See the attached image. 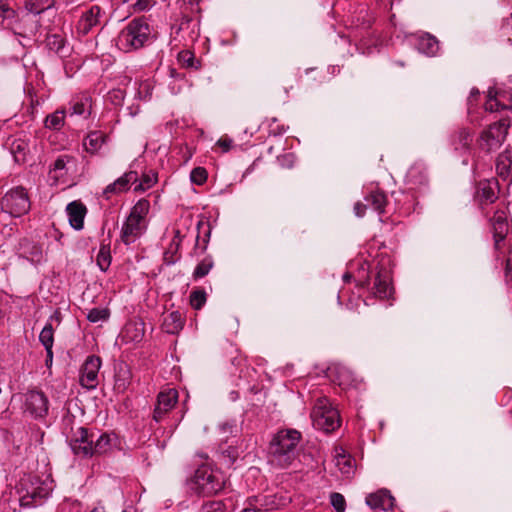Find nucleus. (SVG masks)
<instances>
[{
	"instance_id": "obj_1",
	"label": "nucleus",
	"mask_w": 512,
	"mask_h": 512,
	"mask_svg": "<svg viewBox=\"0 0 512 512\" xmlns=\"http://www.w3.org/2000/svg\"><path fill=\"white\" fill-rule=\"evenodd\" d=\"M301 433L295 429L280 430L272 438L269 446L271 462L288 467L296 458Z\"/></svg>"
},
{
	"instance_id": "obj_2",
	"label": "nucleus",
	"mask_w": 512,
	"mask_h": 512,
	"mask_svg": "<svg viewBox=\"0 0 512 512\" xmlns=\"http://www.w3.org/2000/svg\"><path fill=\"white\" fill-rule=\"evenodd\" d=\"M151 35L148 22L143 18L133 19L118 35L117 45L125 51L144 46Z\"/></svg>"
},
{
	"instance_id": "obj_3",
	"label": "nucleus",
	"mask_w": 512,
	"mask_h": 512,
	"mask_svg": "<svg viewBox=\"0 0 512 512\" xmlns=\"http://www.w3.org/2000/svg\"><path fill=\"white\" fill-rule=\"evenodd\" d=\"M311 420L316 429L326 433L332 432L340 426L339 413L331 406L326 397L316 400L311 411Z\"/></svg>"
},
{
	"instance_id": "obj_4",
	"label": "nucleus",
	"mask_w": 512,
	"mask_h": 512,
	"mask_svg": "<svg viewBox=\"0 0 512 512\" xmlns=\"http://www.w3.org/2000/svg\"><path fill=\"white\" fill-rule=\"evenodd\" d=\"M193 483L199 493L212 495L223 489L225 480L219 470L209 466H201L195 471Z\"/></svg>"
},
{
	"instance_id": "obj_5",
	"label": "nucleus",
	"mask_w": 512,
	"mask_h": 512,
	"mask_svg": "<svg viewBox=\"0 0 512 512\" xmlns=\"http://www.w3.org/2000/svg\"><path fill=\"white\" fill-rule=\"evenodd\" d=\"M2 211L14 217L27 213L30 209L29 197L23 187L9 190L1 200Z\"/></svg>"
},
{
	"instance_id": "obj_6",
	"label": "nucleus",
	"mask_w": 512,
	"mask_h": 512,
	"mask_svg": "<svg viewBox=\"0 0 512 512\" xmlns=\"http://www.w3.org/2000/svg\"><path fill=\"white\" fill-rule=\"evenodd\" d=\"M510 123L507 119H501L489 126L481 134L479 146L482 150L491 152L500 148L505 141Z\"/></svg>"
},
{
	"instance_id": "obj_7",
	"label": "nucleus",
	"mask_w": 512,
	"mask_h": 512,
	"mask_svg": "<svg viewBox=\"0 0 512 512\" xmlns=\"http://www.w3.org/2000/svg\"><path fill=\"white\" fill-rule=\"evenodd\" d=\"M101 359L98 356L91 355L87 357L80 370V384L82 387L92 390L99 383V370L101 367Z\"/></svg>"
},
{
	"instance_id": "obj_8",
	"label": "nucleus",
	"mask_w": 512,
	"mask_h": 512,
	"mask_svg": "<svg viewBox=\"0 0 512 512\" xmlns=\"http://www.w3.org/2000/svg\"><path fill=\"white\" fill-rule=\"evenodd\" d=\"M105 17V11L99 5H92L88 10L83 12L78 23L77 31L81 35H87L94 28L102 25Z\"/></svg>"
},
{
	"instance_id": "obj_9",
	"label": "nucleus",
	"mask_w": 512,
	"mask_h": 512,
	"mask_svg": "<svg viewBox=\"0 0 512 512\" xmlns=\"http://www.w3.org/2000/svg\"><path fill=\"white\" fill-rule=\"evenodd\" d=\"M93 435H89L84 427H78L69 440L74 454L82 457L92 456Z\"/></svg>"
},
{
	"instance_id": "obj_10",
	"label": "nucleus",
	"mask_w": 512,
	"mask_h": 512,
	"mask_svg": "<svg viewBox=\"0 0 512 512\" xmlns=\"http://www.w3.org/2000/svg\"><path fill=\"white\" fill-rule=\"evenodd\" d=\"M178 401V392L174 388L161 391L157 396V404L154 409L153 418L156 422L162 420L163 416L170 411Z\"/></svg>"
},
{
	"instance_id": "obj_11",
	"label": "nucleus",
	"mask_w": 512,
	"mask_h": 512,
	"mask_svg": "<svg viewBox=\"0 0 512 512\" xmlns=\"http://www.w3.org/2000/svg\"><path fill=\"white\" fill-rule=\"evenodd\" d=\"M511 102V94L499 91L495 88H489V90L487 91L485 110L489 112H494L500 109H510L512 107Z\"/></svg>"
},
{
	"instance_id": "obj_12",
	"label": "nucleus",
	"mask_w": 512,
	"mask_h": 512,
	"mask_svg": "<svg viewBox=\"0 0 512 512\" xmlns=\"http://www.w3.org/2000/svg\"><path fill=\"white\" fill-rule=\"evenodd\" d=\"M145 229L146 222L128 216L121 229V240L126 245L134 243Z\"/></svg>"
},
{
	"instance_id": "obj_13",
	"label": "nucleus",
	"mask_w": 512,
	"mask_h": 512,
	"mask_svg": "<svg viewBox=\"0 0 512 512\" xmlns=\"http://www.w3.org/2000/svg\"><path fill=\"white\" fill-rule=\"evenodd\" d=\"M26 407L34 417H44L48 412V399L42 392L30 391L26 397Z\"/></svg>"
},
{
	"instance_id": "obj_14",
	"label": "nucleus",
	"mask_w": 512,
	"mask_h": 512,
	"mask_svg": "<svg viewBox=\"0 0 512 512\" xmlns=\"http://www.w3.org/2000/svg\"><path fill=\"white\" fill-rule=\"evenodd\" d=\"M138 180V174L136 171H129L109 184L103 191L104 196L109 199L111 194H117L127 191L131 183H135Z\"/></svg>"
},
{
	"instance_id": "obj_15",
	"label": "nucleus",
	"mask_w": 512,
	"mask_h": 512,
	"mask_svg": "<svg viewBox=\"0 0 512 512\" xmlns=\"http://www.w3.org/2000/svg\"><path fill=\"white\" fill-rule=\"evenodd\" d=\"M491 225L495 246L498 249L500 242L505 239L509 228L505 211H496L491 218Z\"/></svg>"
},
{
	"instance_id": "obj_16",
	"label": "nucleus",
	"mask_w": 512,
	"mask_h": 512,
	"mask_svg": "<svg viewBox=\"0 0 512 512\" xmlns=\"http://www.w3.org/2000/svg\"><path fill=\"white\" fill-rule=\"evenodd\" d=\"M366 503L373 510L388 511L394 506V498L386 490H380L376 493L370 494L366 498Z\"/></svg>"
},
{
	"instance_id": "obj_17",
	"label": "nucleus",
	"mask_w": 512,
	"mask_h": 512,
	"mask_svg": "<svg viewBox=\"0 0 512 512\" xmlns=\"http://www.w3.org/2000/svg\"><path fill=\"white\" fill-rule=\"evenodd\" d=\"M66 212L71 227L75 230H81L84 226V218L87 212L85 205L81 202L73 201L67 205Z\"/></svg>"
},
{
	"instance_id": "obj_18",
	"label": "nucleus",
	"mask_w": 512,
	"mask_h": 512,
	"mask_svg": "<svg viewBox=\"0 0 512 512\" xmlns=\"http://www.w3.org/2000/svg\"><path fill=\"white\" fill-rule=\"evenodd\" d=\"M118 445V438L115 434L103 433L92 444V456L101 455L111 451Z\"/></svg>"
},
{
	"instance_id": "obj_19",
	"label": "nucleus",
	"mask_w": 512,
	"mask_h": 512,
	"mask_svg": "<svg viewBox=\"0 0 512 512\" xmlns=\"http://www.w3.org/2000/svg\"><path fill=\"white\" fill-rule=\"evenodd\" d=\"M334 463L342 475L349 477L354 473L355 461L343 448H335Z\"/></svg>"
},
{
	"instance_id": "obj_20",
	"label": "nucleus",
	"mask_w": 512,
	"mask_h": 512,
	"mask_svg": "<svg viewBox=\"0 0 512 512\" xmlns=\"http://www.w3.org/2000/svg\"><path fill=\"white\" fill-rule=\"evenodd\" d=\"M185 318L179 311L168 313L162 323L163 330L169 334L178 333L184 326Z\"/></svg>"
},
{
	"instance_id": "obj_21",
	"label": "nucleus",
	"mask_w": 512,
	"mask_h": 512,
	"mask_svg": "<svg viewBox=\"0 0 512 512\" xmlns=\"http://www.w3.org/2000/svg\"><path fill=\"white\" fill-rule=\"evenodd\" d=\"M374 289L377 297L386 299L391 296L392 288L390 278L387 272H378L374 281Z\"/></svg>"
},
{
	"instance_id": "obj_22",
	"label": "nucleus",
	"mask_w": 512,
	"mask_h": 512,
	"mask_svg": "<svg viewBox=\"0 0 512 512\" xmlns=\"http://www.w3.org/2000/svg\"><path fill=\"white\" fill-rule=\"evenodd\" d=\"M417 48L423 54L434 56L439 50L438 40L428 33L421 35L417 41Z\"/></svg>"
},
{
	"instance_id": "obj_23",
	"label": "nucleus",
	"mask_w": 512,
	"mask_h": 512,
	"mask_svg": "<svg viewBox=\"0 0 512 512\" xmlns=\"http://www.w3.org/2000/svg\"><path fill=\"white\" fill-rule=\"evenodd\" d=\"M106 135L101 131H91L83 141L85 150L91 154L96 153L104 144Z\"/></svg>"
},
{
	"instance_id": "obj_24",
	"label": "nucleus",
	"mask_w": 512,
	"mask_h": 512,
	"mask_svg": "<svg viewBox=\"0 0 512 512\" xmlns=\"http://www.w3.org/2000/svg\"><path fill=\"white\" fill-rule=\"evenodd\" d=\"M72 160L73 158L68 155L58 157L50 169L51 178L55 181L62 179L68 172L67 164Z\"/></svg>"
},
{
	"instance_id": "obj_25",
	"label": "nucleus",
	"mask_w": 512,
	"mask_h": 512,
	"mask_svg": "<svg viewBox=\"0 0 512 512\" xmlns=\"http://www.w3.org/2000/svg\"><path fill=\"white\" fill-rule=\"evenodd\" d=\"M29 152V145L25 140L16 139L11 144V153L17 163H25L27 161V154Z\"/></svg>"
},
{
	"instance_id": "obj_26",
	"label": "nucleus",
	"mask_w": 512,
	"mask_h": 512,
	"mask_svg": "<svg viewBox=\"0 0 512 512\" xmlns=\"http://www.w3.org/2000/svg\"><path fill=\"white\" fill-rule=\"evenodd\" d=\"M367 207L370 206L378 213H383L386 205V196L383 192L375 191L365 197Z\"/></svg>"
},
{
	"instance_id": "obj_27",
	"label": "nucleus",
	"mask_w": 512,
	"mask_h": 512,
	"mask_svg": "<svg viewBox=\"0 0 512 512\" xmlns=\"http://www.w3.org/2000/svg\"><path fill=\"white\" fill-rule=\"evenodd\" d=\"M91 103L87 96L77 97L71 102V115L83 116L90 114Z\"/></svg>"
},
{
	"instance_id": "obj_28",
	"label": "nucleus",
	"mask_w": 512,
	"mask_h": 512,
	"mask_svg": "<svg viewBox=\"0 0 512 512\" xmlns=\"http://www.w3.org/2000/svg\"><path fill=\"white\" fill-rule=\"evenodd\" d=\"M511 165L512 160L510 156L506 153L500 154L496 160L497 174L503 179H506L510 174Z\"/></svg>"
},
{
	"instance_id": "obj_29",
	"label": "nucleus",
	"mask_w": 512,
	"mask_h": 512,
	"mask_svg": "<svg viewBox=\"0 0 512 512\" xmlns=\"http://www.w3.org/2000/svg\"><path fill=\"white\" fill-rule=\"evenodd\" d=\"M65 111L57 110L45 118V127L52 130H59L64 125Z\"/></svg>"
},
{
	"instance_id": "obj_30",
	"label": "nucleus",
	"mask_w": 512,
	"mask_h": 512,
	"mask_svg": "<svg viewBox=\"0 0 512 512\" xmlns=\"http://www.w3.org/2000/svg\"><path fill=\"white\" fill-rule=\"evenodd\" d=\"M408 181L414 184H425L427 180L426 172L424 167L421 165H413L407 173Z\"/></svg>"
},
{
	"instance_id": "obj_31",
	"label": "nucleus",
	"mask_w": 512,
	"mask_h": 512,
	"mask_svg": "<svg viewBox=\"0 0 512 512\" xmlns=\"http://www.w3.org/2000/svg\"><path fill=\"white\" fill-rule=\"evenodd\" d=\"M149 208H150L149 202L145 199H141L133 206L129 216L131 218H135L142 222H145V218L149 212Z\"/></svg>"
},
{
	"instance_id": "obj_32",
	"label": "nucleus",
	"mask_w": 512,
	"mask_h": 512,
	"mask_svg": "<svg viewBox=\"0 0 512 512\" xmlns=\"http://www.w3.org/2000/svg\"><path fill=\"white\" fill-rule=\"evenodd\" d=\"M39 340L45 347L46 352H50V348L53 347L54 343V329L51 323H47L39 335Z\"/></svg>"
},
{
	"instance_id": "obj_33",
	"label": "nucleus",
	"mask_w": 512,
	"mask_h": 512,
	"mask_svg": "<svg viewBox=\"0 0 512 512\" xmlns=\"http://www.w3.org/2000/svg\"><path fill=\"white\" fill-rule=\"evenodd\" d=\"M54 0H30L26 4V8L33 14H40L45 10L51 8Z\"/></svg>"
},
{
	"instance_id": "obj_34",
	"label": "nucleus",
	"mask_w": 512,
	"mask_h": 512,
	"mask_svg": "<svg viewBox=\"0 0 512 512\" xmlns=\"http://www.w3.org/2000/svg\"><path fill=\"white\" fill-rule=\"evenodd\" d=\"M96 261L97 265L102 271H106L109 268L111 264V254L109 246L101 245Z\"/></svg>"
},
{
	"instance_id": "obj_35",
	"label": "nucleus",
	"mask_w": 512,
	"mask_h": 512,
	"mask_svg": "<svg viewBox=\"0 0 512 512\" xmlns=\"http://www.w3.org/2000/svg\"><path fill=\"white\" fill-rule=\"evenodd\" d=\"M157 182V176L155 173L144 174L141 181L135 185L134 190L137 192H143L151 188Z\"/></svg>"
},
{
	"instance_id": "obj_36",
	"label": "nucleus",
	"mask_w": 512,
	"mask_h": 512,
	"mask_svg": "<svg viewBox=\"0 0 512 512\" xmlns=\"http://www.w3.org/2000/svg\"><path fill=\"white\" fill-rule=\"evenodd\" d=\"M206 303V292L204 290H194L190 294V304L196 309L200 310Z\"/></svg>"
},
{
	"instance_id": "obj_37",
	"label": "nucleus",
	"mask_w": 512,
	"mask_h": 512,
	"mask_svg": "<svg viewBox=\"0 0 512 512\" xmlns=\"http://www.w3.org/2000/svg\"><path fill=\"white\" fill-rule=\"evenodd\" d=\"M109 317V311L104 308H93L89 310L87 314V319L92 323H97L100 321H105Z\"/></svg>"
},
{
	"instance_id": "obj_38",
	"label": "nucleus",
	"mask_w": 512,
	"mask_h": 512,
	"mask_svg": "<svg viewBox=\"0 0 512 512\" xmlns=\"http://www.w3.org/2000/svg\"><path fill=\"white\" fill-rule=\"evenodd\" d=\"M213 266V262L211 259H204L202 260L195 268L194 272H193V276L194 278H202L204 276H206L211 268Z\"/></svg>"
},
{
	"instance_id": "obj_39",
	"label": "nucleus",
	"mask_w": 512,
	"mask_h": 512,
	"mask_svg": "<svg viewBox=\"0 0 512 512\" xmlns=\"http://www.w3.org/2000/svg\"><path fill=\"white\" fill-rule=\"evenodd\" d=\"M457 139L456 149H467L472 142V134L469 130L462 129L459 131Z\"/></svg>"
},
{
	"instance_id": "obj_40",
	"label": "nucleus",
	"mask_w": 512,
	"mask_h": 512,
	"mask_svg": "<svg viewBox=\"0 0 512 512\" xmlns=\"http://www.w3.org/2000/svg\"><path fill=\"white\" fill-rule=\"evenodd\" d=\"M190 180L196 185H202L207 180V171L203 167H196L191 171Z\"/></svg>"
},
{
	"instance_id": "obj_41",
	"label": "nucleus",
	"mask_w": 512,
	"mask_h": 512,
	"mask_svg": "<svg viewBox=\"0 0 512 512\" xmlns=\"http://www.w3.org/2000/svg\"><path fill=\"white\" fill-rule=\"evenodd\" d=\"M330 502L337 512H344L346 507L345 498L340 493H332L330 495Z\"/></svg>"
},
{
	"instance_id": "obj_42",
	"label": "nucleus",
	"mask_w": 512,
	"mask_h": 512,
	"mask_svg": "<svg viewBox=\"0 0 512 512\" xmlns=\"http://www.w3.org/2000/svg\"><path fill=\"white\" fill-rule=\"evenodd\" d=\"M179 61L187 67L194 66V55L190 51H182L179 53Z\"/></svg>"
},
{
	"instance_id": "obj_43",
	"label": "nucleus",
	"mask_w": 512,
	"mask_h": 512,
	"mask_svg": "<svg viewBox=\"0 0 512 512\" xmlns=\"http://www.w3.org/2000/svg\"><path fill=\"white\" fill-rule=\"evenodd\" d=\"M15 17V11L10 8L7 4H0V19H12Z\"/></svg>"
},
{
	"instance_id": "obj_44",
	"label": "nucleus",
	"mask_w": 512,
	"mask_h": 512,
	"mask_svg": "<svg viewBox=\"0 0 512 512\" xmlns=\"http://www.w3.org/2000/svg\"><path fill=\"white\" fill-rule=\"evenodd\" d=\"M481 197L489 203L494 202V200L496 199L494 191L489 186H483L481 188Z\"/></svg>"
},
{
	"instance_id": "obj_45",
	"label": "nucleus",
	"mask_w": 512,
	"mask_h": 512,
	"mask_svg": "<svg viewBox=\"0 0 512 512\" xmlns=\"http://www.w3.org/2000/svg\"><path fill=\"white\" fill-rule=\"evenodd\" d=\"M202 512H223V505L221 502H209L203 506Z\"/></svg>"
},
{
	"instance_id": "obj_46",
	"label": "nucleus",
	"mask_w": 512,
	"mask_h": 512,
	"mask_svg": "<svg viewBox=\"0 0 512 512\" xmlns=\"http://www.w3.org/2000/svg\"><path fill=\"white\" fill-rule=\"evenodd\" d=\"M235 429V425L231 423H223L219 426V431L223 435L222 439L227 438L228 433H232Z\"/></svg>"
},
{
	"instance_id": "obj_47",
	"label": "nucleus",
	"mask_w": 512,
	"mask_h": 512,
	"mask_svg": "<svg viewBox=\"0 0 512 512\" xmlns=\"http://www.w3.org/2000/svg\"><path fill=\"white\" fill-rule=\"evenodd\" d=\"M233 141L229 138H220L217 145L222 148L223 152H227L232 147Z\"/></svg>"
},
{
	"instance_id": "obj_48",
	"label": "nucleus",
	"mask_w": 512,
	"mask_h": 512,
	"mask_svg": "<svg viewBox=\"0 0 512 512\" xmlns=\"http://www.w3.org/2000/svg\"><path fill=\"white\" fill-rule=\"evenodd\" d=\"M133 6L137 11H144L150 7V0H137Z\"/></svg>"
},
{
	"instance_id": "obj_49",
	"label": "nucleus",
	"mask_w": 512,
	"mask_h": 512,
	"mask_svg": "<svg viewBox=\"0 0 512 512\" xmlns=\"http://www.w3.org/2000/svg\"><path fill=\"white\" fill-rule=\"evenodd\" d=\"M366 208H367L366 204H363L361 202H357L354 205V212H355L356 216L362 217L364 215V213H365V209Z\"/></svg>"
},
{
	"instance_id": "obj_50",
	"label": "nucleus",
	"mask_w": 512,
	"mask_h": 512,
	"mask_svg": "<svg viewBox=\"0 0 512 512\" xmlns=\"http://www.w3.org/2000/svg\"><path fill=\"white\" fill-rule=\"evenodd\" d=\"M40 257H41V250H40V248L37 247V246H34L33 247V252H32L31 260L32 261H39Z\"/></svg>"
},
{
	"instance_id": "obj_51",
	"label": "nucleus",
	"mask_w": 512,
	"mask_h": 512,
	"mask_svg": "<svg viewBox=\"0 0 512 512\" xmlns=\"http://www.w3.org/2000/svg\"><path fill=\"white\" fill-rule=\"evenodd\" d=\"M478 94H479V91H478L477 89L473 88V89L471 90L470 97H469V99H468V104H469V106H470V105H471V103H472V98H473L474 96L478 95Z\"/></svg>"
},
{
	"instance_id": "obj_52",
	"label": "nucleus",
	"mask_w": 512,
	"mask_h": 512,
	"mask_svg": "<svg viewBox=\"0 0 512 512\" xmlns=\"http://www.w3.org/2000/svg\"><path fill=\"white\" fill-rule=\"evenodd\" d=\"M52 357H53V352H52V348H50V352H47V359H46L47 364L52 362Z\"/></svg>"
},
{
	"instance_id": "obj_53",
	"label": "nucleus",
	"mask_w": 512,
	"mask_h": 512,
	"mask_svg": "<svg viewBox=\"0 0 512 512\" xmlns=\"http://www.w3.org/2000/svg\"><path fill=\"white\" fill-rule=\"evenodd\" d=\"M350 278H351V275H350V274H345V275L343 276V279H344L345 281H348Z\"/></svg>"
},
{
	"instance_id": "obj_54",
	"label": "nucleus",
	"mask_w": 512,
	"mask_h": 512,
	"mask_svg": "<svg viewBox=\"0 0 512 512\" xmlns=\"http://www.w3.org/2000/svg\"><path fill=\"white\" fill-rule=\"evenodd\" d=\"M91 512H103L101 509L95 508Z\"/></svg>"
}]
</instances>
